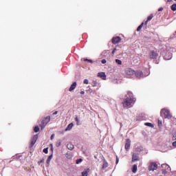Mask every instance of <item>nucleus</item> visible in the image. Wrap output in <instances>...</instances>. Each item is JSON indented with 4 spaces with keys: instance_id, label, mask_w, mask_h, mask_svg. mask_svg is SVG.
Masks as SVG:
<instances>
[{
    "instance_id": "f257e3e1",
    "label": "nucleus",
    "mask_w": 176,
    "mask_h": 176,
    "mask_svg": "<svg viewBox=\"0 0 176 176\" xmlns=\"http://www.w3.org/2000/svg\"><path fill=\"white\" fill-rule=\"evenodd\" d=\"M127 97L123 100L122 106L124 108H131L133 104L135 103V98L133 96V93L131 91L127 92Z\"/></svg>"
},
{
    "instance_id": "f03ea898",
    "label": "nucleus",
    "mask_w": 176,
    "mask_h": 176,
    "mask_svg": "<svg viewBox=\"0 0 176 176\" xmlns=\"http://www.w3.org/2000/svg\"><path fill=\"white\" fill-rule=\"evenodd\" d=\"M161 116H164L165 119H171V113H170V111L166 109H162L161 110Z\"/></svg>"
},
{
    "instance_id": "7ed1b4c3",
    "label": "nucleus",
    "mask_w": 176,
    "mask_h": 176,
    "mask_svg": "<svg viewBox=\"0 0 176 176\" xmlns=\"http://www.w3.org/2000/svg\"><path fill=\"white\" fill-rule=\"evenodd\" d=\"M49 122H50V116L44 118L42 120L41 123L39 124V126L41 127V130H43V129L45 127H46V125L47 124V123H49Z\"/></svg>"
},
{
    "instance_id": "20e7f679",
    "label": "nucleus",
    "mask_w": 176,
    "mask_h": 176,
    "mask_svg": "<svg viewBox=\"0 0 176 176\" xmlns=\"http://www.w3.org/2000/svg\"><path fill=\"white\" fill-rule=\"evenodd\" d=\"M148 56L151 60H155L159 57V54L157 53V51L151 50L150 51Z\"/></svg>"
},
{
    "instance_id": "39448f33",
    "label": "nucleus",
    "mask_w": 176,
    "mask_h": 176,
    "mask_svg": "<svg viewBox=\"0 0 176 176\" xmlns=\"http://www.w3.org/2000/svg\"><path fill=\"white\" fill-rule=\"evenodd\" d=\"M125 74L129 78H131V76H133V75L135 74V71L134 69L128 67L125 69Z\"/></svg>"
},
{
    "instance_id": "423d86ee",
    "label": "nucleus",
    "mask_w": 176,
    "mask_h": 176,
    "mask_svg": "<svg viewBox=\"0 0 176 176\" xmlns=\"http://www.w3.org/2000/svg\"><path fill=\"white\" fill-rule=\"evenodd\" d=\"M162 174H167L168 171L171 170V168H170V166H168L167 164H162Z\"/></svg>"
},
{
    "instance_id": "0eeeda50",
    "label": "nucleus",
    "mask_w": 176,
    "mask_h": 176,
    "mask_svg": "<svg viewBox=\"0 0 176 176\" xmlns=\"http://www.w3.org/2000/svg\"><path fill=\"white\" fill-rule=\"evenodd\" d=\"M157 170V164L156 162H151L148 165V171H155Z\"/></svg>"
},
{
    "instance_id": "6e6552de",
    "label": "nucleus",
    "mask_w": 176,
    "mask_h": 176,
    "mask_svg": "<svg viewBox=\"0 0 176 176\" xmlns=\"http://www.w3.org/2000/svg\"><path fill=\"white\" fill-rule=\"evenodd\" d=\"M134 75L138 79H140L141 78H144V73L141 70H138V71L135 72Z\"/></svg>"
},
{
    "instance_id": "1a4fd4ad",
    "label": "nucleus",
    "mask_w": 176,
    "mask_h": 176,
    "mask_svg": "<svg viewBox=\"0 0 176 176\" xmlns=\"http://www.w3.org/2000/svg\"><path fill=\"white\" fill-rule=\"evenodd\" d=\"M122 41V38L119 36L113 37L111 39V42L113 45H116V43H119Z\"/></svg>"
},
{
    "instance_id": "9d476101",
    "label": "nucleus",
    "mask_w": 176,
    "mask_h": 176,
    "mask_svg": "<svg viewBox=\"0 0 176 176\" xmlns=\"http://www.w3.org/2000/svg\"><path fill=\"white\" fill-rule=\"evenodd\" d=\"M37 140H38V135H34L30 143L31 146H34V145H35V142H36Z\"/></svg>"
},
{
    "instance_id": "9b49d317",
    "label": "nucleus",
    "mask_w": 176,
    "mask_h": 176,
    "mask_svg": "<svg viewBox=\"0 0 176 176\" xmlns=\"http://www.w3.org/2000/svg\"><path fill=\"white\" fill-rule=\"evenodd\" d=\"M130 146H131V142L130 141V139H127L125 144V149H130Z\"/></svg>"
},
{
    "instance_id": "f8f14e48",
    "label": "nucleus",
    "mask_w": 176,
    "mask_h": 176,
    "mask_svg": "<svg viewBox=\"0 0 176 176\" xmlns=\"http://www.w3.org/2000/svg\"><path fill=\"white\" fill-rule=\"evenodd\" d=\"M98 76L99 78H101V79H102L103 80H105V79H107V75H105V73L104 72L98 73Z\"/></svg>"
},
{
    "instance_id": "ddd939ff",
    "label": "nucleus",
    "mask_w": 176,
    "mask_h": 176,
    "mask_svg": "<svg viewBox=\"0 0 176 176\" xmlns=\"http://www.w3.org/2000/svg\"><path fill=\"white\" fill-rule=\"evenodd\" d=\"M76 82H73L69 89V91H74L76 89Z\"/></svg>"
},
{
    "instance_id": "4468645a",
    "label": "nucleus",
    "mask_w": 176,
    "mask_h": 176,
    "mask_svg": "<svg viewBox=\"0 0 176 176\" xmlns=\"http://www.w3.org/2000/svg\"><path fill=\"white\" fill-rule=\"evenodd\" d=\"M67 148L69 151H72V149H74L75 148V146H74V144H72V143H68L67 144Z\"/></svg>"
},
{
    "instance_id": "2eb2a0df",
    "label": "nucleus",
    "mask_w": 176,
    "mask_h": 176,
    "mask_svg": "<svg viewBox=\"0 0 176 176\" xmlns=\"http://www.w3.org/2000/svg\"><path fill=\"white\" fill-rule=\"evenodd\" d=\"M138 155L135 153H133L132 156V162H138Z\"/></svg>"
},
{
    "instance_id": "dca6fc26",
    "label": "nucleus",
    "mask_w": 176,
    "mask_h": 176,
    "mask_svg": "<svg viewBox=\"0 0 176 176\" xmlns=\"http://www.w3.org/2000/svg\"><path fill=\"white\" fill-rule=\"evenodd\" d=\"M74 127V123H70L68 124L67 127L65 129V131H69Z\"/></svg>"
},
{
    "instance_id": "f3484780",
    "label": "nucleus",
    "mask_w": 176,
    "mask_h": 176,
    "mask_svg": "<svg viewBox=\"0 0 176 176\" xmlns=\"http://www.w3.org/2000/svg\"><path fill=\"white\" fill-rule=\"evenodd\" d=\"M52 159H53L52 155H51L48 157V158L47 160V164H50V162H51Z\"/></svg>"
},
{
    "instance_id": "a211bd4d",
    "label": "nucleus",
    "mask_w": 176,
    "mask_h": 176,
    "mask_svg": "<svg viewBox=\"0 0 176 176\" xmlns=\"http://www.w3.org/2000/svg\"><path fill=\"white\" fill-rule=\"evenodd\" d=\"M144 22H142L137 28V31H141V29L142 28V27H144Z\"/></svg>"
},
{
    "instance_id": "6ab92c4d",
    "label": "nucleus",
    "mask_w": 176,
    "mask_h": 176,
    "mask_svg": "<svg viewBox=\"0 0 176 176\" xmlns=\"http://www.w3.org/2000/svg\"><path fill=\"white\" fill-rule=\"evenodd\" d=\"M137 170H138L137 165H135V164L133 165V168H132V172L135 173H137Z\"/></svg>"
},
{
    "instance_id": "aec40b11",
    "label": "nucleus",
    "mask_w": 176,
    "mask_h": 176,
    "mask_svg": "<svg viewBox=\"0 0 176 176\" xmlns=\"http://www.w3.org/2000/svg\"><path fill=\"white\" fill-rule=\"evenodd\" d=\"M170 9H171V10H173V12H175V10H176V3L173 4V5L171 6V7H170Z\"/></svg>"
},
{
    "instance_id": "412c9836",
    "label": "nucleus",
    "mask_w": 176,
    "mask_h": 176,
    "mask_svg": "<svg viewBox=\"0 0 176 176\" xmlns=\"http://www.w3.org/2000/svg\"><path fill=\"white\" fill-rule=\"evenodd\" d=\"M108 167V162H104L102 165V169L104 170V168H107Z\"/></svg>"
},
{
    "instance_id": "4be33fe9",
    "label": "nucleus",
    "mask_w": 176,
    "mask_h": 176,
    "mask_svg": "<svg viewBox=\"0 0 176 176\" xmlns=\"http://www.w3.org/2000/svg\"><path fill=\"white\" fill-rule=\"evenodd\" d=\"M152 19H153V14H151L147 17V21H151Z\"/></svg>"
},
{
    "instance_id": "5701e85b",
    "label": "nucleus",
    "mask_w": 176,
    "mask_h": 176,
    "mask_svg": "<svg viewBox=\"0 0 176 176\" xmlns=\"http://www.w3.org/2000/svg\"><path fill=\"white\" fill-rule=\"evenodd\" d=\"M83 162V160L82 158L78 159L76 161V164H79V163H82Z\"/></svg>"
},
{
    "instance_id": "b1692460",
    "label": "nucleus",
    "mask_w": 176,
    "mask_h": 176,
    "mask_svg": "<svg viewBox=\"0 0 176 176\" xmlns=\"http://www.w3.org/2000/svg\"><path fill=\"white\" fill-rule=\"evenodd\" d=\"M116 64H118V65H122V60H119V59H116Z\"/></svg>"
},
{
    "instance_id": "393cba45",
    "label": "nucleus",
    "mask_w": 176,
    "mask_h": 176,
    "mask_svg": "<svg viewBox=\"0 0 176 176\" xmlns=\"http://www.w3.org/2000/svg\"><path fill=\"white\" fill-rule=\"evenodd\" d=\"M145 126H148V127H153V124L151 122L145 123Z\"/></svg>"
},
{
    "instance_id": "a878e982",
    "label": "nucleus",
    "mask_w": 176,
    "mask_h": 176,
    "mask_svg": "<svg viewBox=\"0 0 176 176\" xmlns=\"http://www.w3.org/2000/svg\"><path fill=\"white\" fill-rule=\"evenodd\" d=\"M34 133H38L39 131V126H35L34 129Z\"/></svg>"
},
{
    "instance_id": "bb28decb",
    "label": "nucleus",
    "mask_w": 176,
    "mask_h": 176,
    "mask_svg": "<svg viewBox=\"0 0 176 176\" xmlns=\"http://www.w3.org/2000/svg\"><path fill=\"white\" fill-rule=\"evenodd\" d=\"M41 163H45V159H42L41 161L38 162V166H41Z\"/></svg>"
},
{
    "instance_id": "cd10ccee",
    "label": "nucleus",
    "mask_w": 176,
    "mask_h": 176,
    "mask_svg": "<svg viewBox=\"0 0 176 176\" xmlns=\"http://www.w3.org/2000/svg\"><path fill=\"white\" fill-rule=\"evenodd\" d=\"M92 86L93 87H95V86H97V82L96 80L92 81Z\"/></svg>"
},
{
    "instance_id": "c85d7f7f",
    "label": "nucleus",
    "mask_w": 176,
    "mask_h": 176,
    "mask_svg": "<svg viewBox=\"0 0 176 176\" xmlns=\"http://www.w3.org/2000/svg\"><path fill=\"white\" fill-rule=\"evenodd\" d=\"M84 61H87L88 63H91V64H93V61L91 59H84Z\"/></svg>"
},
{
    "instance_id": "c756f323",
    "label": "nucleus",
    "mask_w": 176,
    "mask_h": 176,
    "mask_svg": "<svg viewBox=\"0 0 176 176\" xmlns=\"http://www.w3.org/2000/svg\"><path fill=\"white\" fill-rule=\"evenodd\" d=\"M84 85H89V80L85 79L83 81Z\"/></svg>"
},
{
    "instance_id": "7c9ffc66",
    "label": "nucleus",
    "mask_w": 176,
    "mask_h": 176,
    "mask_svg": "<svg viewBox=\"0 0 176 176\" xmlns=\"http://www.w3.org/2000/svg\"><path fill=\"white\" fill-rule=\"evenodd\" d=\"M60 145H61V142H60V141H58V142H56V146L57 147L60 146Z\"/></svg>"
},
{
    "instance_id": "2f4dec72",
    "label": "nucleus",
    "mask_w": 176,
    "mask_h": 176,
    "mask_svg": "<svg viewBox=\"0 0 176 176\" xmlns=\"http://www.w3.org/2000/svg\"><path fill=\"white\" fill-rule=\"evenodd\" d=\"M43 152L44 153H47L49 152L48 148H44V149L43 150Z\"/></svg>"
},
{
    "instance_id": "473e14b6",
    "label": "nucleus",
    "mask_w": 176,
    "mask_h": 176,
    "mask_svg": "<svg viewBox=\"0 0 176 176\" xmlns=\"http://www.w3.org/2000/svg\"><path fill=\"white\" fill-rule=\"evenodd\" d=\"M101 63H102V64H106L107 63V60L102 59Z\"/></svg>"
},
{
    "instance_id": "72a5a7b5",
    "label": "nucleus",
    "mask_w": 176,
    "mask_h": 176,
    "mask_svg": "<svg viewBox=\"0 0 176 176\" xmlns=\"http://www.w3.org/2000/svg\"><path fill=\"white\" fill-rule=\"evenodd\" d=\"M176 140V133H175L173 136V141H175Z\"/></svg>"
},
{
    "instance_id": "f704fd0d",
    "label": "nucleus",
    "mask_w": 176,
    "mask_h": 176,
    "mask_svg": "<svg viewBox=\"0 0 176 176\" xmlns=\"http://www.w3.org/2000/svg\"><path fill=\"white\" fill-rule=\"evenodd\" d=\"M75 120L77 122V123H79V118H78V117L75 118Z\"/></svg>"
},
{
    "instance_id": "c9c22d12",
    "label": "nucleus",
    "mask_w": 176,
    "mask_h": 176,
    "mask_svg": "<svg viewBox=\"0 0 176 176\" xmlns=\"http://www.w3.org/2000/svg\"><path fill=\"white\" fill-rule=\"evenodd\" d=\"M116 52V48H114L112 51V54H115V52Z\"/></svg>"
},
{
    "instance_id": "e433bc0d",
    "label": "nucleus",
    "mask_w": 176,
    "mask_h": 176,
    "mask_svg": "<svg viewBox=\"0 0 176 176\" xmlns=\"http://www.w3.org/2000/svg\"><path fill=\"white\" fill-rule=\"evenodd\" d=\"M149 21H148V20H146L145 22H144V25H148V22Z\"/></svg>"
},
{
    "instance_id": "4c0bfd02",
    "label": "nucleus",
    "mask_w": 176,
    "mask_h": 176,
    "mask_svg": "<svg viewBox=\"0 0 176 176\" xmlns=\"http://www.w3.org/2000/svg\"><path fill=\"white\" fill-rule=\"evenodd\" d=\"M163 10V8H160L159 9H158V12H162Z\"/></svg>"
},
{
    "instance_id": "58836bf2",
    "label": "nucleus",
    "mask_w": 176,
    "mask_h": 176,
    "mask_svg": "<svg viewBox=\"0 0 176 176\" xmlns=\"http://www.w3.org/2000/svg\"><path fill=\"white\" fill-rule=\"evenodd\" d=\"M51 140H53V138H54V134H52V135H51Z\"/></svg>"
},
{
    "instance_id": "ea45409f",
    "label": "nucleus",
    "mask_w": 176,
    "mask_h": 176,
    "mask_svg": "<svg viewBox=\"0 0 176 176\" xmlns=\"http://www.w3.org/2000/svg\"><path fill=\"white\" fill-rule=\"evenodd\" d=\"M57 113H58V111H54V112L53 113V115H57Z\"/></svg>"
},
{
    "instance_id": "a19ab883",
    "label": "nucleus",
    "mask_w": 176,
    "mask_h": 176,
    "mask_svg": "<svg viewBox=\"0 0 176 176\" xmlns=\"http://www.w3.org/2000/svg\"><path fill=\"white\" fill-rule=\"evenodd\" d=\"M173 146H176V141L173 143Z\"/></svg>"
},
{
    "instance_id": "79ce46f5",
    "label": "nucleus",
    "mask_w": 176,
    "mask_h": 176,
    "mask_svg": "<svg viewBox=\"0 0 176 176\" xmlns=\"http://www.w3.org/2000/svg\"><path fill=\"white\" fill-rule=\"evenodd\" d=\"M80 94H85V92L83 91H81Z\"/></svg>"
},
{
    "instance_id": "37998d69",
    "label": "nucleus",
    "mask_w": 176,
    "mask_h": 176,
    "mask_svg": "<svg viewBox=\"0 0 176 176\" xmlns=\"http://www.w3.org/2000/svg\"><path fill=\"white\" fill-rule=\"evenodd\" d=\"M168 2H173V0H167Z\"/></svg>"
},
{
    "instance_id": "c03bdc74",
    "label": "nucleus",
    "mask_w": 176,
    "mask_h": 176,
    "mask_svg": "<svg viewBox=\"0 0 176 176\" xmlns=\"http://www.w3.org/2000/svg\"><path fill=\"white\" fill-rule=\"evenodd\" d=\"M159 123V124H162V122H158Z\"/></svg>"
},
{
    "instance_id": "a18cd8bd",
    "label": "nucleus",
    "mask_w": 176,
    "mask_h": 176,
    "mask_svg": "<svg viewBox=\"0 0 176 176\" xmlns=\"http://www.w3.org/2000/svg\"><path fill=\"white\" fill-rule=\"evenodd\" d=\"M159 123V124H162V122H158Z\"/></svg>"
},
{
    "instance_id": "49530a36",
    "label": "nucleus",
    "mask_w": 176,
    "mask_h": 176,
    "mask_svg": "<svg viewBox=\"0 0 176 176\" xmlns=\"http://www.w3.org/2000/svg\"><path fill=\"white\" fill-rule=\"evenodd\" d=\"M52 151H53V147L51 148Z\"/></svg>"
},
{
    "instance_id": "de8ad7c7",
    "label": "nucleus",
    "mask_w": 176,
    "mask_h": 176,
    "mask_svg": "<svg viewBox=\"0 0 176 176\" xmlns=\"http://www.w3.org/2000/svg\"><path fill=\"white\" fill-rule=\"evenodd\" d=\"M175 1H176V0H175Z\"/></svg>"
}]
</instances>
